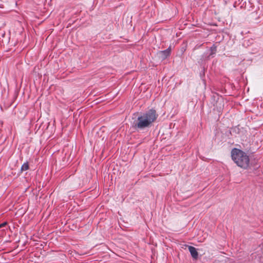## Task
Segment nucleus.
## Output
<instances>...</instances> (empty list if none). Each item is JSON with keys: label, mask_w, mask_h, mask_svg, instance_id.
Returning a JSON list of instances; mask_svg holds the SVG:
<instances>
[{"label": "nucleus", "mask_w": 263, "mask_h": 263, "mask_svg": "<svg viewBox=\"0 0 263 263\" xmlns=\"http://www.w3.org/2000/svg\"><path fill=\"white\" fill-rule=\"evenodd\" d=\"M158 117L156 110L151 109L140 114L133 123V127L138 130H142L151 127Z\"/></svg>", "instance_id": "f257e3e1"}, {"label": "nucleus", "mask_w": 263, "mask_h": 263, "mask_svg": "<svg viewBox=\"0 0 263 263\" xmlns=\"http://www.w3.org/2000/svg\"><path fill=\"white\" fill-rule=\"evenodd\" d=\"M231 157L235 163L239 167L247 169L249 166V156L244 152L234 148L231 152Z\"/></svg>", "instance_id": "f03ea898"}, {"label": "nucleus", "mask_w": 263, "mask_h": 263, "mask_svg": "<svg viewBox=\"0 0 263 263\" xmlns=\"http://www.w3.org/2000/svg\"><path fill=\"white\" fill-rule=\"evenodd\" d=\"M170 52L171 50L168 48L166 50L160 51L158 53V56L162 60H164L170 55Z\"/></svg>", "instance_id": "7ed1b4c3"}, {"label": "nucleus", "mask_w": 263, "mask_h": 263, "mask_svg": "<svg viewBox=\"0 0 263 263\" xmlns=\"http://www.w3.org/2000/svg\"><path fill=\"white\" fill-rule=\"evenodd\" d=\"M189 250L191 254L192 257L194 259H197L198 256V253L197 252L196 249L194 247L189 246Z\"/></svg>", "instance_id": "20e7f679"}, {"label": "nucleus", "mask_w": 263, "mask_h": 263, "mask_svg": "<svg viewBox=\"0 0 263 263\" xmlns=\"http://www.w3.org/2000/svg\"><path fill=\"white\" fill-rule=\"evenodd\" d=\"M28 168H29V165H28V163H24L21 167V171H26V170H28Z\"/></svg>", "instance_id": "39448f33"}, {"label": "nucleus", "mask_w": 263, "mask_h": 263, "mask_svg": "<svg viewBox=\"0 0 263 263\" xmlns=\"http://www.w3.org/2000/svg\"><path fill=\"white\" fill-rule=\"evenodd\" d=\"M216 52V47L214 46H213L212 47H211L210 55H213V54H215Z\"/></svg>", "instance_id": "423d86ee"}, {"label": "nucleus", "mask_w": 263, "mask_h": 263, "mask_svg": "<svg viewBox=\"0 0 263 263\" xmlns=\"http://www.w3.org/2000/svg\"><path fill=\"white\" fill-rule=\"evenodd\" d=\"M7 223L6 222H5L2 224H0V228H3L7 225Z\"/></svg>", "instance_id": "0eeeda50"}]
</instances>
